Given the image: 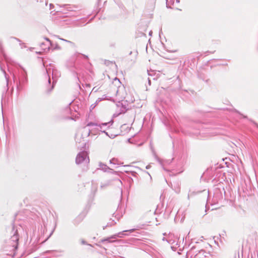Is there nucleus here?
I'll return each mask as SVG.
<instances>
[{
  "mask_svg": "<svg viewBox=\"0 0 258 258\" xmlns=\"http://www.w3.org/2000/svg\"><path fill=\"white\" fill-rule=\"evenodd\" d=\"M112 101L118 103L124 101L125 102L131 103L135 101V99L132 95L127 94L125 88L123 86H120L116 90V95L114 98H113Z\"/></svg>",
  "mask_w": 258,
  "mask_h": 258,
  "instance_id": "nucleus-1",
  "label": "nucleus"
},
{
  "mask_svg": "<svg viewBox=\"0 0 258 258\" xmlns=\"http://www.w3.org/2000/svg\"><path fill=\"white\" fill-rule=\"evenodd\" d=\"M186 258H210V254L204 250H198L192 247L186 252Z\"/></svg>",
  "mask_w": 258,
  "mask_h": 258,
  "instance_id": "nucleus-2",
  "label": "nucleus"
},
{
  "mask_svg": "<svg viewBox=\"0 0 258 258\" xmlns=\"http://www.w3.org/2000/svg\"><path fill=\"white\" fill-rule=\"evenodd\" d=\"M76 163L77 164L83 163L85 164H88L89 163V158L87 152L82 151L79 153L76 158Z\"/></svg>",
  "mask_w": 258,
  "mask_h": 258,
  "instance_id": "nucleus-3",
  "label": "nucleus"
},
{
  "mask_svg": "<svg viewBox=\"0 0 258 258\" xmlns=\"http://www.w3.org/2000/svg\"><path fill=\"white\" fill-rule=\"evenodd\" d=\"M47 73L49 75L51 73L53 80L52 85L50 89H48V92H50L53 88L54 84L56 81L57 79L60 77V73L55 68H46Z\"/></svg>",
  "mask_w": 258,
  "mask_h": 258,
  "instance_id": "nucleus-4",
  "label": "nucleus"
},
{
  "mask_svg": "<svg viewBox=\"0 0 258 258\" xmlns=\"http://www.w3.org/2000/svg\"><path fill=\"white\" fill-rule=\"evenodd\" d=\"M135 230H136L135 229H130V230H123L122 232H118V233L113 235L112 236H111V238H112L113 239H115L117 237L122 238L125 235H127V234H124V232H130L131 233V232H134Z\"/></svg>",
  "mask_w": 258,
  "mask_h": 258,
  "instance_id": "nucleus-5",
  "label": "nucleus"
},
{
  "mask_svg": "<svg viewBox=\"0 0 258 258\" xmlns=\"http://www.w3.org/2000/svg\"><path fill=\"white\" fill-rule=\"evenodd\" d=\"M126 102L124 101V103H123L122 102H119L117 104V107H120V112L118 113H117V115H118L119 114L124 113L126 111L127 108L126 105Z\"/></svg>",
  "mask_w": 258,
  "mask_h": 258,
  "instance_id": "nucleus-6",
  "label": "nucleus"
},
{
  "mask_svg": "<svg viewBox=\"0 0 258 258\" xmlns=\"http://www.w3.org/2000/svg\"><path fill=\"white\" fill-rule=\"evenodd\" d=\"M11 241L13 242V246L16 248L18 246V242L19 240V237L17 231H16L14 235L11 237Z\"/></svg>",
  "mask_w": 258,
  "mask_h": 258,
  "instance_id": "nucleus-7",
  "label": "nucleus"
},
{
  "mask_svg": "<svg viewBox=\"0 0 258 258\" xmlns=\"http://www.w3.org/2000/svg\"><path fill=\"white\" fill-rule=\"evenodd\" d=\"M121 132L122 134H125L128 133L131 130L130 124H123L120 127Z\"/></svg>",
  "mask_w": 258,
  "mask_h": 258,
  "instance_id": "nucleus-8",
  "label": "nucleus"
},
{
  "mask_svg": "<svg viewBox=\"0 0 258 258\" xmlns=\"http://www.w3.org/2000/svg\"><path fill=\"white\" fill-rule=\"evenodd\" d=\"M108 124V123H102L101 124H99L98 125L97 123H93V122H89L87 124V126H96L98 127L97 129L98 130L99 128H101V126L102 125H107Z\"/></svg>",
  "mask_w": 258,
  "mask_h": 258,
  "instance_id": "nucleus-9",
  "label": "nucleus"
},
{
  "mask_svg": "<svg viewBox=\"0 0 258 258\" xmlns=\"http://www.w3.org/2000/svg\"><path fill=\"white\" fill-rule=\"evenodd\" d=\"M83 132L84 133V136L87 137L90 135V131L89 130H87L86 127L83 128Z\"/></svg>",
  "mask_w": 258,
  "mask_h": 258,
  "instance_id": "nucleus-10",
  "label": "nucleus"
},
{
  "mask_svg": "<svg viewBox=\"0 0 258 258\" xmlns=\"http://www.w3.org/2000/svg\"><path fill=\"white\" fill-rule=\"evenodd\" d=\"M112 238H111V236L110 237H108V238H105V239H102L101 240V241L102 242H105V241H107L108 242H110V243H112V242H115L116 241V240H111L110 239H112Z\"/></svg>",
  "mask_w": 258,
  "mask_h": 258,
  "instance_id": "nucleus-11",
  "label": "nucleus"
},
{
  "mask_svg": "<svg viewBox=\"0 0 258 258\" xmlns=\"http://www.w3.org/2000/svg\"><path fill=\"white\" fill-rule=\"evenodd\" d=\"M99 166H100V168H101V169H102L104 171H106L108 168V167L106 165H104L102 163L100 164Z\"/></svg>",
  "mask_w": 258,
  "mask_h": 258,
  "instance_id": "nucleus-12",
  "label": "nucleus"
},
{
  "mask_svg": "<svg viewBox=\"0 0 258 258\" xmlns=\"http://www.w3.org/2000/svg\"><path fill=\"white\" fill-rule=\"evenodd\" d=\"M76 141L77 142L81 143L82 142L81 140V135L79 134H77L76 135Z\"/></svg>",
  "mask_w": 258,
  "mask_h": 258,
  "instance_id": "nucleus-13",
  "label": "nucleus"
},
{
  "mask_svg": "<svg viewBox=\"0 0 258 258\" xmlns=\"http://www.w3.org/2000/svg\"><path fill=\"white\" fill-rule=\"evenodd\" d=\"M101 98H103V100H111L112 101V97H108L106 95H104Z\"/></svg>",
  "mask_w": 258,
  "mask_h": 258,
  "instance_id": "nucleus-14",
  "label": "nucleus"
},
{
  "mask_svg": "<svg viewBox=\"0 0 258 258\" xmlns=\"http://www.w3.org/2000/svg\"><path fill=\"white\" fill-rule=\"evenodd\" d=\"M0 68H1V70L3 72V73H4V75H5V78H6V79L7 81H8V78H7V75H6V73L5 71V70H4L2 69V68L1 67V66H0Z\"/></svg>",
  "mask_w": 258,
  "mask_h": 258,
  "instance_id": "nucleus-15",
  "label": "nucleus"
},
{
  "mask_svg": "<svg viewBox=\"0 0 258 258\" xmlns=\"http://www.w3.org/2000/svg\"><path fill=\"white\" fill-rule=\"evenodd\" d=\"M103 100V98H98L96 101V102H95V104H97L98 102H100L101 101Z\"/></svg>",
  "mask_w": 258,
  "mask_h": 258,
  "instance_id": "nucleus-16",
  "label": "nucleus"
},
{
  "mask_svg": "<svg viewBox=\"0 0 258 258\" xmlns=\"http://www.w3.org/2000/svg\"><path fill=\"white\" fill-rule=\"evenodd\" d=\"M66 42L69 43H70V44H71L73 46H75V43L72 42H71V41H69V40H67Z\"/></svg>",
  "mask_w": 258,
  "mask_h": 258,
  "instance_id": "nucleus-17",
  "label": "nucleus"
},
{
  "mask_svg": "<svg viewBox=\"0 0 258 258\" xmlns=\"http://www.w3.org/2000/svg\"><path fill=\"white\" fill-rule=\"evenodd\" d=\"M20 67L22 68V69L23 70V71H24V73L26 75V71L25 70V69L24 68H23V67Z\"/></svg>",
  "mask_w": 258,
  "mask_h": 258,
  "instance_id": "nucleus-18",
  "label": "nucleus"
},
{
  "mask_svg": "<svg viewBox=\"0 0 258 258\" xmlns=\"http://www.w3.org/2000/svg\"><path fill=\"white\" fill-rule=\"evenodd\" d=\"M81 243H82L83 244H86V241H85V240H82L81 241Z\"/></svg>",
  "mask_w": 258,
  "mask_h": 258,
  "instance_id": "nucleus-19",
  "label": "nucleus"
},
{
  "mask_svg": "<svg viewBox=\"0 0 258 258\" xmlns=\"http://www.w3.org/2000/svg\"><path fill=\"white\" fill-rule=\"evenodd\" d=\"M45 39L49 42L50 44H51L50 40L48 38H46Z\"/></svg>",
  "mask_w": 258,
  "mask_h": 258,
  "instance_id": "nucleus-20",
  "label": "nucleus"
},
{
  "mask_svg": "<svg viewBox=\"0 0 258 258\" xmlns=\"http://www.w3.org/2000/svg\"><path fill=\"white\" fill-rule=\"evenodd\" d=\"M60 39L62 40V41H64V42H66V41H67L66 39H63V38H60Z\"/></svg>",
  "mask_w": 258,
  "mask_h": 258,
  "instance_id": "nucleus-21",
  "label": "nucleus"
},
{
  "mask_svg": "<svg viewBox=\"0 0 258 258\" xmlns=\"http://www.w3.org/2000/svg\"><path fill=\"white\" fill-rule=\"evenodd\" d=\"M48 83L49 84L50 83V79L49 77V79L48 80Z\"/></svg>",
  "mask_w": 258,
  "mask_h": 258,
  "instance_id": "nucleus-22",
  "label": "nucleus"
},
{
  "mask_svg": "<svg viewBox=\"0 0 258 258\" xmlns=\"http://www.w3.org/2000/svg\"><path fill=\"white\" fill-rule=\"evenodd\" d=\"M49 6H50V9H51V8H52V7H53V5H52V4H50L49 5Z\"/></svg>",
  "mask_w": 258,
  "mask_h": 258,
  "instance_id": "nucleus-23",
  "label": "nucleus"
},
{
  "mask_svg": "<svg viewBox=\"0 0 258 258\" xmlns=\"http://www.w3.org/2000/svg\"><path fill=\"white\" fill-rule=\"evenodd\" d=\"M86 86L87 87H90L89 84H86Z\"/></svg>",
  "mask_w": 258,
  "mask_h": 258,
  "instance_id": "nucleus-24",
  "label": "nucleus"
},
{
  "mask_svg": "<svg viewBox=\"0 0 258 258\" xmlns=\"http://www.w3.org/2000/svg\"><path fill=\"white\" fill-rule=\"evenodd\" d=\"M148 82H149V85H150L151 81H150V80L149 79H148Z\"/></svg>",
  "mask_w": 258,
  "mask_h": 258,
  "instance_id": "nucleus-25",
  "label": "nucleus"
},
{
  "mask_svg": "<svg viewBox=\"0 0 258 258\" xmlns=\"http://www.w3.org/2000/svg\"><path fill=\"white\" fill-rule=\"evenodd\" d=\"M95 105H95L93 106V105H92L91 106V107H92V108H93L95 106Z\"/></svg>",
  "mask_w": 258,
  "mask_h": 258,
  "instance_id": "nucleus-26",
  "label": "nucleus"
},
{
  "mask_svg": "<svg viewBox=\"0 0 258 258\" xmlns=\"http://www.w3.org/2000/svg\"><path fill=\"white\" fill-rule=\"evenodd\" d=\"M82 141H83L82 144H83V145L85 144V143L83 140H82Z\"/></svg>",
  "mask_w": 258,
  "mask_h": 258,
  "instance_id": "nucleus-27",
  "label": "nucleus"
},
{
  "mask_svg": "<svg viewBox=\"0 0 258 258\" xmlns=\"http://www.w3.org/2000/svg\"><path fill=\"white\" fill-rule=\"evenodd\" d=\"M240 115L242 116L244 118H246V117L245 116H243L242 114H240Z\"/></svg>",
  "mask_w": 258,
  "mask_h": 258,
  "instance_id": "nucleus-28",
  "label": "nucleus"
},
{
  "mask_svg": "<svg viewBox=\"0 0 258 258\" xmlns=\"http://www.w3.org/2000/svg\"><path fill=\"white\" fill-rule=\"evenodd\" d=\"M104 133H105L106 135H107V133H106L105 132H103Z\"/></svg>",
  "mask_w": 258,
  "mask_h": 258,
  "instance_id": "nucleus-29",
  "label": "nucleus"
},
{
  "mask_svg": "<svg viewBox=\"0 0 258 258\" xmlns=\"http://www.w3.org/2000/svg\"><path fill=\"white\" fill-rule=\"evenodd\" d=\"M177 3H179V1L176 0Z\"/></svg>",
  "mask_w": 258,
  "mask_h": 258,
  "instance_id": "nucleus-30",
  "label": "nucleus"
},
{
  "mask_svg": "<svg viewBox=\"0 0 258 258\" xmlns=\"http://www.w3.org/2000/svg\"><path fill=\"white\" fill-rule=\"evenodd\" d=\"M146 168H147V169H148V168H149L148 166H147L146 167Z\"/></svg>",
  "mask_w": 258,
  "mask_h": 258,
  "instance_id": "nucleus-31",
  "label": "nucleus"
}]
</instances>
